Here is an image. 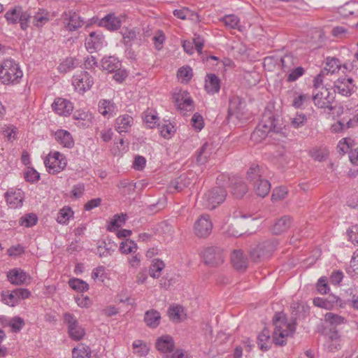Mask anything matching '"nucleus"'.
<instances>
[{
  "label": "nucleus",
  "instance_id": "obj_1",
  "mask_svg": "<svg viewBox=\"0 0 358 358\" xmlns=\"http://www.w3.org/2000/svg\"><path fill=\"white\" fill-rule=\"evenodd\" d=\"M280 134L286 136V129L280 120L275 119L270 113H265L261 122L251 134V140L255 143H261L268 134Z\"/></svg>",
  "mask_w": 358,
  "mask_h": 358
},
{
  "label": "nucleus",
  "instance_id": "obj_2",
  "mask_svg": "<svg viewBox=\"0 0 358 358\" xmlns=\"http://www.w3.org/2000/svg\"><path fill=\"white\" fill-rule=\"evenodd\" d=\"M275 329L273 333V342L275 345L286 344L287 338L292 336L295 331L296 325L293 321H288L282 313H277L274 317Z\"/></svg>",
  "mask_w": 358,
  "mask_h": 358
},
{
  "label": "nucleus",
  "instance_id": "obj_3",
  "mask_svg": "<svg viewBox=\"0 0 358 358\" xmlns=\"http://www.w3.org/2000/svg\"><path fill=\"white\" fill-rule=\"evenodd\" d=\"M247 178L252 185L257 195L264 197L269 193L271 183L268 180L261 178L258 165H252L250 167L247 172Z\"/></svg>",
  "mask_w": 358,
  "mask_h": 358
},
{
  "label": "nucleus",
  "instance_id": "obj_4",
  "mask_svg": "<svg viewBox=\"0 0 358 358\" xmlns=\"http://www.w3.org/2000/svg\"><path fill=\"white\" fill-rule=\"evenodd\" d=\"M22 75L19 65L12 59L4 60L0 66V80L5 85L18 83Z\"/></svg>",
  "mask_w": 358,
  "mask_h": 358
},
{
  "label": "nucleus",
  "instance_id": "obj_5",
  "mask_svg": "<svg viewBox=\"0 0 358 358\" xmlns=\"http://www.w3.org/2000/svg\"><path fill=\"white\" fill-rule=\"evenodd\" d=\"M227 194V191L224 188L216 187L203 194L201 202L205 208L214 209L224 202Z\"/></svg>",
  "mask_w": 358,
  "mask_h": 358
},
{
  "label": "nucleus",
  "instance_id": "obj_6",
  "mask_svg": "<svg viewBox=\"0 0 358 358\" xmlns=\"http://www.w3.org/2000/svg\"><path fill=\"white\" fill-rule=\"evenodd\" d=\"M312 99L317 108L331 110L333 109L331 105L335 99V95L327 87H322L320 90L313 92Z\"/></svg>",
  "mask_w": 358,
  "mask_h": 358
},
{
  "label": "nucleus",
  "instance_id": "obj_7",
  "mask_svg": "<svg viewBox=\"0 0 358 358\" xmlns=\"http://www.w3.org/2000/svg\"><path fill=\"white\" fill-rule=\"evenodd\" d=\"M93 84L94 80L87 71H80L72 77L71 85L74 90L80 94L90 90Z\"/></svg>",
  "mask_w": 358,
  "mask_h": 358
},
{
  "label": "nucleus",
  "instance_id": "obj_8",
  "mask_svg": "<svg viewBox=\"0 0 358 358\" xmlns=\"http://www.w3.org/2000/svg\"><path fill=\"white\" fill-rule=\"evenodd\" d=\"M351 70L352 66L350 64L345 63L342 64L338 59L333 57H327L326 58L324 67L322 71L326 75H333L338 73L339 72L345 75Z\"/></svg>",
  "mask_w": 358,
  "mask_h": 358
},
{
  "label": "nucleus",
  "instance_id": "obj_9",
  "mask_svg": "<svg viewBox=\"0 0 358 358\" xmlns=\"http://www.w3.org/2000/svg\"><path fill=\"white\" fill-rule=\"evenodd\" d=\"M5 17L9 23L16 24L20 22L21 28L25 30L28 27L30 15L27 12H23L20 6H17L8 10L6 13Z\"/></svg>",
  "mask_w": 358,
  "mask_h": 358
},
{
  "label": "nucleus",
  "instance_id": "obj_10",
  "mask_svg": "<svg viewBox=\"0 0 358 358\" xmlns=\"http://www.w3.org/2000/svg\"><path fill=\"white\" fill-rule=\"evenodd\" d=\"M44 164L49 172L59 173L66 166L65 157L59 152H55L52 155L48 154L44 160Z\"/></svg>",
  "mask_w": 358,
  "mask_h": 358
},
{
  "label": "nucleus",
  "instance_id": "obj_11",
  "mask_svg": "<svg viewBox=\"0 0 358 358\" xmlns=\"http://www.w3.org/2000/svg\"><path fill=\"white\" fill-rule=\"evenodd\" d=\"M213 228V224L208 215H201L194 225V234L200 238L208 236Z\"/></svg>",
  "mask_w": 358,
  "mask_h": 358
},
{
  "label": "nucleus",
  "instance_id": "obj_12",
  "mask_svg": "<svg viewBox=\"0 0 358 358\" xmlns=\"http://www.w3.org/2000/svg\"><path fill=\"white\" fill-rule=\"evenodd\" d=\"M203 258L206 264L215 266L224 262V256L222 249L217 247H209L204 250Z\"/></svg>",
  "mask_w": 358,
  "mask_h": 358
},
{
  "label": "nucleus",
  "instance_id": "obj_13",
  "mask_svg": "<svg viewBox=\"0 0 358 358\" xmlns=\"http://www.w3.org/2000/svg\"><path fill=\"white\" fill-rule=\"evenodd\" d=\"M105 44L106 41L101 31L91 32L85 39V47L90 52L101 50Z\"/></svg>",
  "mask_w": 358,
  "mask_h": 358
},
{
  "label": "nucleus",
  "instance_id": "obj_14",
  "mask_svg": "<svg viewBox=\"0 0 358 358\" xmlns=\"http://www.w3.org/2000/svg\"><path fill=\"white\" fill-rule=\"evenodd\" d=\"M334 92L342 96H349L355 92L353 80L350 77H341L334 84Z\"/></svg>",
  "mask_w": 358,
  "mask_h": 358
},
{
  "label": "nucleus",
  "instance_id": "obj_15",
  "mask_svg": "<svg viewBox=\"0 0 358 358\" xmlns=\"http://www.w3.org/2000/svg\"><path fill=\"white\" fill-rule=\"evenodd\" d=\"M178 108L182 111H191L194 109L193 100L187 91H179L174 94Z\"/></svg>",
  "mask_w": 358,
  "mask_h": 358
},
{
  "label": "nucleus",
  "instance_id": "obj_16",
  "mask_svg": "<svg viewBox=\"0 0 358 358\" xmlns=\"http://www.w3.org/2000/svg\"><path fill=\"white\" fill-rule=\"evenodd\" d=\"M94 117L88 110H78L73 114L75 124L80 128H87L92 124Z\"/></svg>",
  "mask_w": 358,
  "mask_h": 358
},
{
  "label": "nucleus",
  "instance_id": "obj_17",
  "mask_svg": "<svg viewBox=\"0 0 358 358\" xmlns=\"http://www.w3.org/2000/svg\"><path fill=\"white\" fill-rule=\"evenodd\" d=\"M155 346L159 352L166 357L167 355H170L173 351L175 343L171 336L163 335L157 339Z\"/></svg>",
  "mask_w": 358,
  "mask_h": 358
},
{
  "label": "nucleus",
  "instance_id": "obj_18",
  "mask_svg": "<svg viewBox=\"0 0 358 358\" xmlns=\"http://www.w3.org/2000/svg\"><path fill=\"white\" fill-rule=\"evenodd\" d=\"M99 112L105 117L109 119L118 112L117 106L109 99H101L98 103Z\"/></svg>",
  "mask_w": 358,
  "mask_h": 358
},
{
  "label": "nucleus",
  "instance_id": "obj_19",
  "mask_svg": "<svg viewBox=\"0 0 358 358\" xmlns=\"http://www.w3.org/2000/svg\"><path fill=\"white\" fill-rule=\"evenodd\" d=\"M324 346L329 352H335L341 349V338L338 331H329V334L326 336Z\"/></svg>",
  "mask_w": 358,
  "mask_h": 358
},
{
  "label": "nucleus",
  "instance_id": "obj_20",
  "mask_svg": "<svg viewBox=\"0 0 358 358\" xmlns=\"http://www.w3.org/2000/svg\"><path fill=\"white\" fill-rule=\"evenodd\" d=\"M85 335V329L76 318L69 314V336L75 341L81 340Z\"/></svg>",
  "mask_w": 358,
  "mask_h": 358
},
{
  "label": "nucleus",
  "instance_id": "obj_21",
  "mask_svg": "<svg viewBox=\"0 0 358 358\" xmlns=\"http://www.w3.org/2000/svg\"><path fill=\"white\" fill-rule=\"evenodd\" d=\"M122 24L120 17H117L113 13H109L101 18L99 22L100 27H105L108 30L115 31L118 29Z\"/></svg>",
  "mask_w": 358,
  "mask_h": 358
},
{
  "label": "nucleus",
  "instance_id": "obj_22",
  "mask_svg": "<svg viewBox=\"0 0 358 358\" xmlns=\"http://www.w3.org/2000/svg\"><path fill=\"white\" fill-rule=\"evenodd\" d=\"M133 124V117L129 115L119 116L115 120V130L121 134L128 132Z\"/></svg>",
  "mask_w": 358,
  "mask_h": 358
},
{
  "label": "nucleus",
  "instance_id": "obj_23",
  "mask_svg": "<svg viewBox=\"0 0 358 358\" xmlns=\"http://www.w3.org/2000/svg\"><path fill=\"white\" fill-rule=\"evenodd\" d=\"M339 298L335 295L327 298L316 297L313 299L314 306L326 310H332L337 304Z\"/></svg>",
  "mask_w": 358,
  "mask_h": 358
},
{
  "label": "nucleus",
  "instance_id": "obj_24",
  "mask_svg": "<svg viewBox=\"0 0 358 358\" xmlns=\"http://www.w3.org/2000/svg\"><path fill=\"white\" fill-rule=\"evenodd\" d=\"M220 89V80L213 73L208 74L205 80V90L208 94L217 93Z\"/></svg>",
  "mask_w": 358,
  "mask_h": 358
},
{
  "label": "nucleus",
  "instance_id": "obj_25",
  "mask_svg": "<svg viewBox=\"0 0 358 358\" xmlns=\"http://www.w3.org/2000/svg\"><path fill=\"white\" fill-rule=\"evenodd\" d=\"M231 262L237 270H244L248 266V259L240 250H235L231 256Z\"/></svg>",
  "mask_w": 358,
  "mask_h": 358
},
{
  "label": "nucleus",
  "instance_id": "obj_26",
  "mask_svg": "<svg viewBox=\"0 0 358 358\" xmlns=\"http://www.w3.org/2000/svg\"><path fill=\"white\" fill-rule=\"evenodd\" d=\"M245 106V103L243 100L238 96H233L229 100V116H236L239 117V115Z\"/></svg>",
  "mask_w": 358,
  "mask_h": 358
},
{
  "label": "nucleus",
  "instance_id": "obj_27",
  "mask_svg": "<svg viewBox=\"0 0 358 358\" xmlns=\"http://www.w3.org/2000/svg\"><path fill=\"white\" fill-rule=\"evenodd\" d=\"M121 66L120 60L113 56L104 57L101 59V67L103 70L108 72H114Z\"/></svg>",
  "mask_w": 358,
  "mask_h": 358
},
{
  "label": "nucleus",
  "instance_id": "obj_28",
  "mask_svg": "<svg viewBox=\"0 0 358 358\" xmlns=\"http://www.w3.org/2000/svg\"><path fill=\"white\" fill-rule=\"evenodd\" d=\"M292 224V219L289 216H283L278 220L272 227L275 234H280L286 231Z\"/></svg>",
  "mask_w": 358,
  "mask_h": 358
},
{
  "label": "nucleus",
  "instance_id": "obj_29",
  "mask_svg": "<svg viewBox=\"0 0 358 358\" xmlns=\"http://www.w3.org/2000/svg\"><path fill=\"white\" fill-rule=\"evenodd\" d=\"M7 277L12 284L22 285L25 282L27 275L22 270L14 268L8 272Z\"/></svg>",
  "mask_w": 358,
  "mask_h": 358
},
{
  "label": "nucleus",
  "instance_id": "obj_30",
  "mask_svg": "<svg viewBox=\"0 0 358 358\" xmlns=\"http://www.w3.org/2000/svg\"><path fill=\"white\" fill-rule=\"evenodd\" d=\"M7 203L11 208L22 206L23 196L20 190L7 192L5 194Z\"/></svg>",
  "mask_w": 358,
  "mask_h": 358
},
{
  "label": "nucleus",
  "instance_id": "obj_31",
  "mask_svg": "<svg viewBox=\"0 0 358 358\" xmlns=\"http://www.w3.org/2000/svg\"><path fill=\"white\" fill-rule=\"evenodd\" d=\"M212 145L208 143H205L198 152L196 157L197 162L200 164H206L212 155Z\"/></svg>",
  "mask_w": 358,
  "mask_h": 358
},
{
  "label": "nucleus",
  "instance_id": "obj_32",
  "mask_svg": "<svg viewBox=\"0 0 358 358\" xmlns=\"http://www.w3.org/2000/svg\"><path fill=\"white\" fill-rule=\"evenodd\" d=\"M191 180L186 175L182 174L177 179L173 180L169 186L170 191L175 189L178 192L182 191L185 187L191 184Z\"/></svg>",
  "mask_w": 358,
  "mask_h": 358
},
{
  "label": "nucleus",
  "instance_id": "obj_33",
  "mask_svg": "<svg viewBox=\"0 0 358 358\" xmlns=\"http://www.w3.org/2000/svg\"><path fill=\"white\" fill-rule=\"evenodd\" d=\"M160 320V314L157 310H150L145 313L144 320L146 324L151 328H156L159 324Z\"/></svg>",
  "mask_w": 358,
  "mask_h": 358
},
{
  "label": "nucleus",
  "instance_id": "obj_34",
  "mask_svg": "<svg viewBox=\"0 0 358 358\" xmlns=\"http://www.w3.org/2000/svg\"><path fill=\"white\" fill-rule=\"evenodd\" d=\"M159 119L157 112L154 110L148 109L143 113L144 122L149 128L159 126L158 124Z\"/></svg>",
  "mask_w": 358,
  "mask_h": 358
},
{
  "label": "nucleus",
  "instance_id": "obj_35",
  "mask_svg": "<svg viewBox=\"0 0 358 358\" xmlns=\"http://www.w3.org/2000/svg\"><path fill=\"white\" fill-rule=\"evenodd\" d=\"M271 332L265 328L258 335L257 343L262 350L266 351L269 348V344L271 343Z\"/></svg>",
  "mask_w": 358,
  "mask_h": 358
},
{
  "label": "nucleus",
  "instance_id": "obj_36",
  "mask_svg": "<svg viewBox=\"0 0 358 358\" xmlns=\"http://www.w3.org/2000/svg\"><path fill=\"white\" fill-rule=\"evenodd\" d=\"M324 320L331 326L336 327L347 322V320L338 314L334 313H327L324 316Z\"/></svg>",
  "mask_w": 358,
  "mask_h": 358
},
{
  "label": "nucleus",
  "instance_id": "obj_37",
  "mask_svg": "<svg viewBox=\"0 0 358 358\" xmlns=\"http://www.w3.org/2000/svg\"><path fill=\"white\" fill-rule=\"evenodd\" d=\"M221 21L228 29H237L241 30L240 25V19L238 16L234 14L226 15L222 17Z\"/></svg>",
  "mask_w": 358,
  "mask_h": 358
},
{
  "label": "nucleus",
  "instance_id": "obj_38",
  "mask_svg": "<svg viewBox=\"0 0 358 358\" xmlns=\"http://www.w3.org/2000/svg\"><path fill=\"white\" fill-rule=\"evenodd\" d=\"M84 24L83 20L76 13H70L69 14V31L76 30Z\"/></svg>",
  "mask_w": 358,
  "mask_h": 358
},
{
  "label": "nucleus",
  "instance_id": "obj_39",
  "mask_svg": "<svg viewBox=\"0 0 358 358\" xmlns=\"http://www.w3.org/2000/svg\"><path fill=\"white\" fill-rule=\"evenodd\" d=\"M126 220V214L122 213L120 215H115L108 225V230L110 231H115L117 228L122 226L125 223Z\"/></svg>",
  "mask_w": 358,
  "mask_h": 358
},
{
  "label": "nucleus",
  "instance_id": "obj_40",
  "mask_svg": "<svg viewBox=\"0 0 358 358\" xmlns=\"http://www.w3.org/2000/svg\"><path fill=\"white\" fill-rule=\"evenodd\" d=\"M138 250L137 244L132 240L126 239L120 245V250L123 254H135Z\"/></svg>",
  "mask_w": 358,
  "mask_h": 358
},
{
  "label": "nucleus",
  "instance_id": "obj_41",
  "mask_svg": "<svg viewBox=\"0 0 358 358\" xmlns=\"http://www.w3.org/2000/svg\"><path fill=\"white\" fill-rule=\"evenodd\" d=\"M91 354L88 346L79 344L72 350V358H89Z\"/></svg>",
  "mask_w": 358,
  "mask_h": 358
},
{
  "label": "nucleus",
  "instance_id": "obj_42",
  "mask_svg": "<svg viewBox=\"0 0 358 358\" xmlns=\"http://www.w3.org/2000/svg\"><path fill=\"white\" fill-rule=\"evenodd\" d=\"M69 286L78 292H86L89 289V285L85 281L78 278L69 280Z\"/></svg>",
  "mask_w": 358,
  "mask_h": 358
},
{
  "label": "nucleus",
  "instance_id": "obj_43",
  "mask_svg": "<svg viewBox=\"0 0 358 358\" xmlns=\"http://www.w3.org/2000/svg\"><path fill=\"white\" fill-rule=\"evenodd\" d=\"M310 95L303 92L296 93L292 101L295 108H300L310 101Z\"/></svg>",
  "mask_w": 358,
  "mask_h": 358
},
{
  "label": "nucleus",
  "instance_id": "obj_44",
  "mask_svg": "<svg viewBox=\"0 0 358 358\" xmlns=\"http://www.w3.org/2000/svg\"><path fill=\"white\" fill-rule=\"evenodd\" d=\"M164 268V263L159 259H155L150 268L149 273L152 278H158Z\"/></svg>",
  "mask_w": 358,
  "mask_h": 358
},
{
  "label": "nucleus",
  "instance_id": "obj_45",
  "mask_svg": "<svg viewBox=\"0 0 358 358\" xmlns=\"http://www.w3.org/2000/svg\"><path fill=\"white\" fill-rule=\"evenodd\" d=\"M307 116L303 113H297L294 117L290 118V124L294 129H299L303 127L307 122Z\"/></svg>",
  "mask_w": 358,
  "mask_h": 358
},
{
  "label": "nucleus",
  "instance_id": "obj_46",
  "mask_svg": "<svg viewBox=\"0 0 358 358\" xmlns=\"http://www.w3.org/2000/svg\"><path fill=\"white\" fill-rule=\"evenodd\" d=\"M134 352L138 356H145L149 352V348L145 343L141 340L134 341L133 344Z\"/></svg>",
  "mask_w": 358,
  "mask_h": 358
},
{
  "label": "nucleus",
  "instance_id": "obj_47",
  "mask_svg": "<svg viewBox=\"0 0 358 358\" xmlns=\"http://www.w3.org/2000/svg\"><path fill=\"white\" fill-rule=\"evenodd\" d=\"M282 69L286 73L296 66V59L291 55H285L280 59Z\"/></svg>",
  "mask_w": 358,
  "mask_h": 358
},
{
  "label": "nucleus",
  "instance_id": "obj_48",
  "mask_svg": "<svg viewBox=\"0 0 358 358\" xmlns=\"http://www.w3.org/2000/svg\"><path fill=\"white\" fill-rule=\"evenodd\" d=\"M247 191V186L241 180L235 182L232 187V194L236 198H241Z\"/></svg>",
  "mask_w": 358,
  "mask_h": 358
},
{
  "label": "nucleus",
  "instance_id": "obj_49",
  "mask_svg": "<svg viewBox=\"0 0 358 358\" xmlns=\"http://www.w3.org/2000/svg\"><path fill=\"white\" fill-rule=\"evenodd\" d=\"M52 109L59 115H65L67 101L66 99L57 98L52 105Z\"/></svg>",
  "mask_w": 358,
  "mask_h": 358
},
{
  "label": "nucleus",
  "instance_id": "obj_50",
  "mask_svg": "<svg viewBox=\"0 0 358 358\" xmlns=\"http://www.w3.org/2000/svg\"><path fill=\"white\" fill-rule=\"evenodd\" d=\"M177 76L182 83H187L192 77V69L188 66H182L178 69Z\"/></svg>",
  "mask_w": 358,
  "mask_h": 358
},
{
  "label": "nucleus",
  "instance_id": "obj_51",
  "mask_svg": "<svg viewBox=\"0 0 358 358\" xmlns=\"http://www.w3.org/2000/svg\"><path fill=\"white\" fill-rule=\"evenodd\" d=\"M348 272L354 278L358 277V248L353 252Z\"/></svg>",
  "mask_w": 358,
  "mask_h": 358
},
{
  "label": "nucleus",
  "instance_id": "obj_52",
  "mask_svg": "<svg viewBox=\"0 0 358 358\" xmlns=\"http://www.w3.org/2000/svg\"><path fill=\"white\" fill-rule=\"evenodd\" d=\"M121 34L125 45H130L136 38V31L134 29H123Z\"/></svg>",
  "mask_w": 358,
  "mask_h": 358
},
{
  "label": "nucleus",
  "instance_id": "obj_53",
  "mask_svg": "<svg viewBox=\"0 0 358 358\" xmlns=\"http://www.w3.org/2000/svg\"><path fill=\"white\" fill-rule=\"evenodd\" d=\"M2 301L8 306H15L18 303L16 296L14 294V290L12 292L3 291L1 292Z\"/></svg>",
  "mask_w": 358,
  "mask_h": 358
},
{
  "label": "nucleus",
  "instance_id": "obj_54",
  "mask_svg": "<svg viewBox=\"0 0 358 358\" xmlns=\"http://www.w3.org/2000/svg\"><path fill=\"white\" fill-rule=\"evenodd\" d=\"M305 73V70L301 66H294L287 74V81L294 82L301 77Z\"/></svg>",
  "mask_w": 358,
  "mask_h": 358
},
{
  "label": "nucleus",
  "instance_id": "obj_55",
  "mask_svg": "<svg viewBox=\"0 0 358 358\" xmlns=\"http://www.w3.org/2000/svg\"><path fill=\"white\" fill-rule=\"evenodd\" d=\"M38 221V217L34 213H29L26 214L24 216L22 217L20 220V225L25 226L27 227H30L36 224Z\"/></svg>",
  "mask_w": 358,
  "mask_h": 358
},
{
  "label": "nucleus",
  "instance_id": "obj_56",
  "mask_svg": "<svg viewBox=\"0 0 358 358\" xmlns=\"http://www.w3.org/2000/svg\"><path fill=\"white\" fill-rule=\"evenodd\" d=\"M162 136L165 138H171L176 132L175 127L170 122L159 125Z\"/></svg>",
  "mask_w": 358,
  "mask_h": 358
},
{
  "label": "nucleus",
  "instance_id": "obj_57",
  "mask_svg": "<svg viewBox=\"0 0 358 358\" xmlns=\"http://www.w3.org/2000/svg\"><path fill=\"white\" fill-rule=\"evenodd\" d=\"M24 324L25 322L24 320L19 316L11 318L8 324V325L11 327L13 332L20 331Z\"/></svg>",
  "mask_w": 358,
  "mask_h": 358
},
{
  "label": "nucleus",
  "instance_id": "obj_58",
  "mask_svg": "<svg viewBox=\"0 0 358 358\" xmlns=\"http://www.w3.org/2000/svg\"><path fill=\"white\" fill-rule=\"evenodd\" d=\"M165 40H166V36H165L164 33L161 30H158L156 33H155V34L152 37V41L154 42L155 48L157 50H162Z\"/></svg>",
  "mask_w": 358,
  "mask_h": 358
},
{
  "label": "nucleus",
  "instance_id": "obj_59",
  "mask_svg": "<svg viewBox=\"0 0 358 358\" xmlns=\"http://www.w3.org/2000/svg\"><path fill=\"white\" fill-rule=\"evenodd\" d=\"M183 308L180 306H171L169 308V315L171 320L175 322H178L181 320Z\"/></svg>",
  "mask_w": 358,
  "mask_h": 358
},
{
  "label": "nucleus",
  "instance_id": "obj_60",
  "mask_svg": "<svg viewBox=\"0 0 358 358\" xmlns=\"http://www.w3.org/2000/svg\"><path fill=\"white\" fill-rule=\"evenodd\" d=\"M24 179L29 182H35L39 180L40 174L33 168L28 167L24 173Z\"/></svg>",
  "mask_w": 358,
  "mask_h": 358
},
{
  "label": "nucleus",
  "instance_id": "obj_61",
  "mask_svg": "<svg viewBox=\"0 0 358 358\" xmlns=\"http://www.w3.org/2000/svg\"><path fill=\"white\" fill-rule=\"evenodd\" d=\"M191 124L196 131H201L204 126L203 117L198 113H194L191 119Z\"/></svg>",
  "mask_w": 358,
  "mask_h": 358
},
{
  "label": "nucleus",
  "instance_id": "obj_62",
  "mask_svg": "<svg viewBox=\"0 0 358 358\" xmlns=\"http://www.w3.org/2000/svg\"><path fill=\"white\" fill-rule=\"evenodd\" d=\"M100 257H108L111 255V249L105 241L99 243L95 252Z\"/></svg>",
  "mask_w": 358,
  "mask_h": 358
},
{
  "label": "nucleus",
  "instance_id": "obj_63",
  "mask_svg": "<svg viewBox=\"0 0 358 358\" xmlns=\"http://www.w3.org/2000/svg\"><path fill=\"white\" fill-rule=\"evenodd\" d=\"M129 266L132 269H137L141 266V256L138 253H135L127 257Z\"/></svg>",
  "mask_w": 358,
  "mask_h": 358
},
{
  "label": "nucleus",
  "instance_id": "obj_64",
  "mask_svg": "<svg viewBox=\"0 0 358 358\" xmlns=\"http://www.w3.org/2000/svg\"><path fill=\"white\" fill-rule=\"evenodd\" d=\"M49 20L47 13H37L33 17V24L38 27H42Z\"/></svg>",
  "mask_w": 358,
  "mask_h": 358
}]
</instances>
